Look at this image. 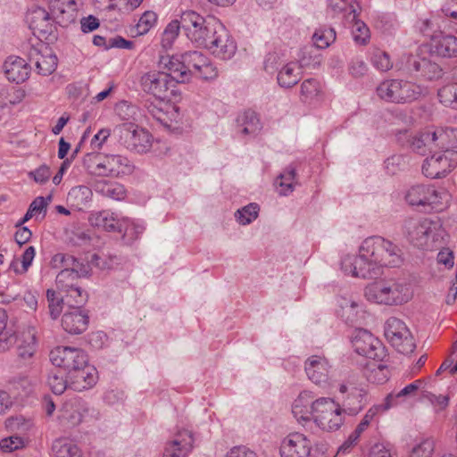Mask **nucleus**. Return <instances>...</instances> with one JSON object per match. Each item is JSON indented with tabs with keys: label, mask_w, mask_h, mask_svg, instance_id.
I'll return each mask as SVG.
<instances>
[{
	"label": "nucleus",
	"mask_w": 457,
	"mask_h": 457,
	"mask_svg": "<svg viewBox=\"0 0 457 457\" xmlns=\"http://www.w3.org/2000/svg\"><path fill=\"white\" fill-rule=\"evenodd\" d=\"M402 250L393 242L378 236L364 239L358 255L347 254L341 260L345 274L361 278H376L384 267H398L403 262Z\"/></svg>",
	"instance_id": "obj_1"
},
{
	"label": "nucleus",
	"mask_w": 457,
	"mask_h": 457,
	"mask_svg": "<svg viewBox=\"0 0 457 457\" xmlns=\"http://www.w3.org/2000/svg\"><path fill=\"white\" fill-rule=\"evenodd\" d=\"M376 92L381 100L396 104H411L428 94L426 87L411 80L398 79L383 80L377 87Z\"/></svg>",
	"instance_id": "obj_2"
},
{
	"label": "nucleus",
	"mask_w": 457,
	"mask_h": 457,
	"mask_svg": "<svg viewBox=\"0 0 457 457\" xmlns=\"http://www.w3.org/2000/svg\"><path fill=\"white\" fill-rule=\"evenodd\" d=\"M87 170L99 177H119L133 171L129 159L120 154H87L83 160Z\"/></svg>",
	"instance_id": "obj_3"
},
{
	"label": "nucleus",
	"mask_w": 457,
	"mask_h": 457,
	"mask_svg": "<svg viewBox=\"0 0 457 457\" xmlns=\"http://www.w3.org/2000/svg\"><path fill=\"white\" fill-rule=\"evenodd\" d=\"M181 24L187 37L195 46L206 49L218 32L217 25H222L213 19L207 21L193 11H187L181 14Z\"/></svg>",
	"instance_id": "obj_4"
},
{
	"label": "nucleus",
	"mask_w": 457,
	"mask_h": 457,
	"mask_svg": "<svg viewBox=\"0 0 457 457\" xmlns=\"http://www.w3.org/2000/svg\"><path fill=\"white\" fill-rule=\"evenodd\" d=\"M368 300L386 305H398L407 303L411 293L407 284L396 281L377 282L365 288Z\"/></svg>",
	"instance_id": "obj_5"
},
{
	"label": "nucleus",
	"mask_w": 457,
	"mask_h": 457,
	"mask_svg": "<svg viewBox=\"0 0 457 457\" xmlns=\"http://www.w3.org/2000/svg\"><path fill=\"white\" fill-rule=\"evenodd\" d=\"M405 199L411 206L421 208L424 212H440L449 199L446 191H437L432 186L415 185L406 193Z\"/></svg>",
	"instance_id": "obj_6"
},
{
	"label": "nucleus",
	"mask_w": 457,
	"mask_h": 457,
	"mask_svg": "<svg viewBox=\"0 0 457 457\" xmlns=\"http://www.w3.org/2000/svg\"><path fill=\"white\" fill-rule=\"evenodd\" d=\"M312 420L323 430L336 431L344 422L343 409L329 397H320L312 403Z\"/></svg>",
	"instance_id": "obj_7"
},
{
	"label": "nucleus",
	"mask_w": 457,
	"mask_h": 457,
	"mask_svg": "<svg viewBox=\"0 0 457 457\" xmlns=\"http://www.w3.org/2000/svg\"><path fill=\"white\" fill-rule=\"evenodd\" d=\"M113 135L120 145L132 152L146 153L152 146L151 134L133 122H124L116 126Z\"/></svg>",
	"instance_id": "obj_8"
},
{
	"label": "nucleus",
	"mask_w": 457,
	"mask_h": 457,
	"mask_svg": "<svg viewBox=\"0 0 457 457\" xmlns=\"http://www.w3.org/2000/svg\"><path fill=\"white\" fill-rule=\"evenodd\" d=\"M385 337L401 353H411L416 348L409 328L403 321L395 317H391L386 321Z\"/></svg>",
	"instance_id": "obj_9"
},
{
	"label": "nucleus",
	"mask_w": 457,
	"mask_h": 457,
	"mask_svg": "<svg viewBox=\"0 0 457 457\" xmlns=\"http://www.w3.org/2000/svg\"><path fill=\"white\" fill-rule=\"evenodd\" d=\"M339 393L342 395V406L344 412L349 415H356L366 403V391L357 382L354 374L349 376L339 386Z\"/></svg>",
	"instance_id": "obj_10"
},
{
	"label": "nucleus",
	"mask_w": 457,
	"mask_h": 457,
	"mask_svg": "<svg viewBox=\"0 0 457 457\" xmlns=\"http://www.w3.org/2000/svg\"><path fill=\"white\" fill-rule=\"evenodd\" d=\"M457 165V151L435 153L422 165L423 174L430 179L445 177Z\"/></svg>",
	"instance_id": "obj_11"
},
{
	"label": "nucleus",
	"mask_w": 457,
	"mask_h": 457,
	"mask_svg": "<svg viewBox=\"0 0 457 457\" xmlns=\"http://www.w3.org/2000/svg\"><path fill=\"white\" fill-rule=\"evenodd\" d=\"M49 357L53 365L63 369L68 375L70 371L85 366L88 360L82 349L71 346H57L50 352Z\"/></svg>",
	"instance_id": "obj_12"
},
{
	"label": "nucleus",
	"mask_w": 457,
	"mask_h": 457,
	"mask_svg": "<svg viewBox=\"0 0 457 457\" xmlns=\"http://www.w3.org/2000/svg\"><path fill=\"white\" fill-rule=\"evenodd\" d=\"M353 346L358 354L372 361H383L386 355L382 343L366 329L358 330Z\"/></svg>",
	"instance_id": "obj_13"
},
{
	"label": "nucleus",
	"mask_w": 457,
	"mask_h": 457,
	"mask_svg": "<svg viewBox=\"0 0 457 457\" xmlns=\"http://www.w3.org/2000/svg\"><path fill=\"white\" fill-rule=\"evenodd\" d=\"M183 60L190 77L192 74H195L204 79H212L217 77L216 68L202 52H186L183 54Z\"/></svg>",
	"instance_id": "obj_14"
},
{
	"label": "nucleus",
	"mask_w": 457,
	"mask_h": 457,
	"mask_svg": "<svg viewBox=\"0 0 457 457\" xmlns=\"http://www.w3.org/2000/svg\"><path fill=\"white\" fill-rule=\"evenodd\" d=\"M165 71H151L144 73L139 80L142 90L156 98H166V93L173 85Z\"/></svg>",
	"instance_id": "obj_15"
},
{
	"label": "nucleus",
	"mask_w": 457,
	"mask_h": 457,
	"mask_svg": "<svg viewBox=\"0 0 457 457\" xmlns=\"http://www.w3.org/2000/svg\"><path fill=\"white\" fill-rule=\"evenodd\" d=\"M434 223L428 219L407 218L403 220L404 237L416 245H423L432 231Z\"/></svg>",
	"instance_id": "obj_16"
},
{
	"label": "nucleus",
	"mask_w": 457,
	"mask_h": 457,
	"mask_svg": "<svg viewBox=\"0 0 457 457\" xmlns=\"http://www.w3.org/2000/svg\"><path fill=\"white\" fill-rule=\"evenodd\" d=\"M312 442L302 433H291L286 436L279 448L281 457H309Z\"/></svg>",
	"instance_id": "obj_17"
},
{
	"label": "nucleus",
	"mask_w": 457,
	"mask_h": 457,
	"mask_svg": "<svg viewBox=\"0 0 457 457\" xmlns=\"http://www.w3.org/2000/svg\"><path fill=\"white\" fill-rule=\"evenodd\" d=\"M46 50L42 44L40 47L31 46L27 54L29 62L33 63L37 72L42 76L52 74L57 67L56 55Z\"/></svg>",
	"instance_id": "obj_18"
},
{
	"label": "nucleus",
	"mask_w": 457,
	"mask_h": 457,
	"mask_svg": "<svg viewBox=\"0 0 457 457\" xmlns=\"http://www.w3.org/2000/svg\"><path fill=\"white\" fill-rule=\"evenodd\" d=\"M26 22L34 35L45 36L53 32L54 19L46 9L31 7L26 14Z\"/></svg>",
	"instance_id": "obj_19"
},
{
	"label": "nucleus",
	"mask_w": 457,
	"mask_h": 457,
	"mask_svg": "<svg viewBox=\"0 0 457 457\" xmlns=\"http://www.w3.org/2000/svg\"><path fill=\"white\" fill-rule=\"evenodd\" d=\"M217 28L218 32L208 50L221 60H229L236 54L237 45L223 25H217Z\"/></svg>",
	"instance_id": "obj_20"
},
{
	"label": "nucleus",
	"mask_w": 457,
	"mask_h": 457,
	"mask_svg": "<svg viewBox=\"0 0 457 457\" xmlns=\"http://www.w3.org/2000/svg\"><path fill=\"white\" fill-rule=\"evenodd\" d=\"M70 387L74 391L81 392L92 388L98 380L96 369L86 361V365L79 367L68 375Z\"/></svg>",
	"instance_id": "obj_21"
},
{
	"label": "nucleus",
	"mask_w": 457,
	"mask_h": 457,
	"mask_svg": "<svg viewBox=\"0 0 457 457\" xmlns=\"http://www.w3.org/2000/svg\"><path fill=\"white\" fill-rule=\"evenodd\" d=\"M49 12L54 21L62 27H67L75 21L77 4L75 0H46Z\"/></svg>",
	"instance_id": "obj_22"
},
{
	"label": "nucleus",
	"mask_w": 457,
	"mask_h": 457,
	"mask_svg": "<svg viewBox=\"0 0 457 457\" xmlns=\"http://www.w3.org/2000/svg\"><path fill=\"white\" fill-rule=\"evenodd\" d=\"M159 67L167 70V75L173 86L175 83H186L190 80V74L184 64L183 54L180 58L170 55L161 56Z\"/></svg>",
	"instance_id": "obj_23"
},
{
	"label": "nucleus",
	"mask_w": 457,
	"mask_h": 457,
	"mask_svg": "<svg viewBox=\"0 0 457 457\" xmlns=\"http://www.w3.org/2000/svg\"><path fill=\"white\" fill-rule=\"evenodd\" d=\"M159 67L167 70V75L173 86L175 83H186L190 80V74L184 64L183 54L180 58L170 55L161 56Z\"/></svg>",
	"instance_id": "obj_24"
},
{
	"label": "nucleus",
	"mask_w": 457,
	"mask_h": 457,
	"mask_svg": "<svg viewBox=\"0 0 457 457\" xmlns=\"http://www.w3.org/2000/svg\"><path fill=\"white\" fill-rule=\"evenodd\" d=\"M330 369L328 361L323 356L312 355L305 361L306 375L312 382L317 385L328 383Z\"/></svg>",
	"instance_id": "obj_25"
},
{
	"label": "nucleus",
	"mask_w": 457,
	"mask_h": 457,
	"mask_svg": "<svg viewBox=\"0 0 457 457\" xmlns=\"http://www.w3.org/2000/svg\"><path fill=\"white\" fill-rule=\"evenodd\" d=\"M62 318V328L71 335H79L88 327L89 317L87 313L79 308H70Z\"/></svg>",
	"instance_id": "obj_26"
},
{
	"label": "nucleus",
	"mask_w": 457,
	"mask_h": 457,
	"mask_svg": "<svg viewBox=\"0 0 457 457\" xmlns=\"http://www.w3.org/2000/svg\"><path fill=\"white\" fill-rule=\"evenodd\" d=\"M193 444L192 433L188 430L181 431L166 444L163 457H187L193 449Z\"/></svg>",
	"instance_id": "obj_27"
},
{
	"label": "nucleus",
	"mask_w": 457,
	"mask_h": 457,
	"mask_svg": "<svg viewBox=\"0 0 457 457\" xmlns=\"http://www.w3.org/2000/svg\"><path fill=\"white\" fill-rule=\"evenodd\" d=\"M3 69L7 79L16 84L28 79L31 70L29 64L19 56L8 57L4 62Z\"/></svg>",
	"instance_id": "obj_28"
},
{
	"label": "nucleus",
	"mask_w": 457,
	"mask_h": 457,
	"mask_svg": "<svg viewBox=\"0 0 457 457\" xmlns=\"http://www.w3.org/2000/svg\"><path fill=\"white\" fill-rule=\"evenodd\" d=\"M430 52L442 57L457 56V37L453 35H437L431 38Z\"/></svg>",
	"instance_id": "obj_29"
},
{
	"label": "nucleus",
	"mask_w": 457,
	"mask_h": 457,
	"mask_svg": "<svg viewBox=\"0 0 457 457\" xmlns=\"http://www.w3.org/2000/svg\"><path fill=\"white\" fill-rule=\"evenodd\" d=\"M431 141L433 151L441 149L444 151H453V148L457 145V129H431Z\"/></svg>",
	"instance_id": "obj_30"
},
{
	"label": "nucleus",
	"mask_w": 457,
	"mask_h": 457,
	"mask_svg": "<svg viewBox=\"0 0 457 457\" xmlns=\"http://www.w3.org/2000/svg\"><path fill=\"white\" fill-rule=\"evenodd\" d=\"M88 220L93 227L101 228L106 231L119 233L123 231L124 222L117 219L114 213L110 211L93 212L90 214Z\"/></svg>",
	"instance_id": "obj_31"
},
{
	"label": "nucleus",
	"mask_w": 457,
	"mask_h": 457,
	"mask_svg": "<svg viewBox=\"0 0 457 457\" xmlns=\"http://www.w3.org/2000/svg\"><path fill=\"white\" fill-rule=\"evenodd\" d=\"M350 12L346 14L347 19L353 23V37L356 44L364 46L370 40V29L367 25L361 20L358 19L360 6L356 4V6L351 5Z\"/></svg>",
	"instance_id": "obj_32"
},
{
	"label": "nucleus",
	"mask_w": 457,
	"mask_h": 457,
	"mask_svg": "<svg viewBox=\"0 0 457 457\" xmlns=\"http://www.w3.org/2000/svg\"><path fill=\"white\" fill-rule=\"evenodd\" d=\"M421 384L422 382L420 380H416L413 383L405 386L403 389L399 390L398 392H392L388 394L385 398L383 410L386 411L392 407L403 403L409 398L414 397L417 395V392L420 389Z\"/></svg>",
	"instance_id": "obj_33"
},
{
	"label": "nucleus",
	"mask_w": 457,
	"mask_h": 457,
	"mask_svg": "<svg viewBox=\"0 0 457 457\" xmlns=\"http://www.w3.org/2000/svg\"><path fill=\"white\" fill-rule=\"evenodd\" d=\"M312 402L308 392L301 393L294 401L292 413L299 423L305 424L312 420Z\"/></svg>",
	"instance_id": "obj_34"
},
{
	"label": "nucleus",
	"mask_w": 457,
	"mask_h": 457,
	"mask_svg": "<svg viewBox=\"0 0 457 457\" xmlns=\"http://www.w3.org/2000/svg\"><path fill=\"white\" fill-rule=\"evenodd\" d=\"M302 75V68L296 62H285L278 73V83L282 87H292L296 85Z\"/></svg>",
	"instance_id": "obj_35"
},
{
	"label": "nucleus",
	"mask_w": 457,
	"mask_h": 457,
	"mask_svg": "<svg viewBox=\"0 0 457 457\" xmlns=\"http://www.w3.org/2000/svg\"><path fill=\"white\" fill-rule=\"evenodd\" d=\"M411 66L414 71L420 72L421 76L429 80L437 79L443 75L442 68L435 62L425 57L414 59Z\"/></svg>",
	"instance_id": "obj_36"
},
{
	"label": "nucleus",
	"mask_w": 457,
	"mask_h": 457,
	"mask_svg": "<svg viewBox=\"0 0 457 457\" xmlns=\"http://www.w3.org/2000/svg\"><path fill=\"white\" fill-rule=\"evenodd\" d=\"M364 376L371 383L384 384L388 379L389 371L382 361H371L366 364Z\"/></svg>",
	"instance_id": "obj_37"
},
{
	"label": "nucleus",
	"mask_w": 457,
	"mask_h": 457,
	"mask_svg": "<svg viewBox=\"0 0 457 457\" xmlns=\"http://www.w3.org/2000/svg\"><path fill=\"white\" fill-rule=\"evenodd\" d=\"M295 178L296 169L290 164L278 175L275 182L276 186L281 187L279 195H287L294 191L295 186L297 184Z\"/></svg>",
	"instance_id": "obj_38"
},
{
	"label": "nucleus",
	"mask_w": 457,
	"mask_h": 457,
	"mask_svg": "<svg viewBox=\"0 0 457 457\" xmlns=\"http://www.w3.org/2000/svg\"><path fill=\"white\" fill-rule=\"evenodd\" d=\"M95 190L105 197L118 201L124 199L126 195L124 187L116 182L99 181L95 185Z\"/></svg>",
	"instance_id": "obj_39"
},
{
	"label": "nucleus",
	"mask_w": 457,
	"mask_h": 457,
	"mask_svg": "<svg viewBox=\"0 0 457 457\" xmlns=\"http://www.w3.org/2000/svg\"><path fill=\"white\" fill-rule=\"evenodd\" d=\"M15 340L12 342L17 344V354L22 358L27 359L31 357L36 350V338L35 335L30 331L22 333L21 337L17 338L14 336Z\"/></svg>",
	"instance_id": "obj_40"
},
{
	"label": "nucleus",
	"mask_w": 457,
	"mask_h": 457,
	"mask_svg": "<svg viewBox=\"0 0 457 457\" xmlns=\"http://www.w3.org/2000/svg\"><path fill=\"white\" fill-rule=\"evenodd\" d=\"M237 122L242 127L241 133L244 135H254L262 128L260 120L255 112L245 111L237 119Z\"/></svg>",
	"instance_id": "obj_41"
},
{
	"label": "nucleus",
	"mask_w": 457,
	"mask_h": 457,
	"mask_svg": "<svg viewBox=\"0 0 457 457\" xmlns=\"http://www.w3.org/2000/svg\"><path fill=\"white\" fill-rule=\"evenodd\" d=\"M47 383L55 395H62L70 386L68 374H63L62 370H54L49 372Z\"/></svg>",
	"instance_id": "obj_42"
},
{
	"label": "nucleus",
	"mask_w": 457,
	"mask_h": 457,
	"mask_svg": "<svg viewBox=\"0 0 457 457\" xmlns=\"http://www.w3.org/2000/svg\"><path fill=\"white\" fill-rule=\"evenodd\" d=\"M64 292L66 295L62 297L69 308L81 309L88 298L87 293L83 291L77 284Z\"/></svg>",
	"instance_id": "obj_43"
},
{
	"label": "nucleus",
	"mask_w": 457,
	"mask_h": 457,
	"mask_svg": "<svg viewBox=\"0 0 457 457\" xmlns=\"http://www.w3.org/2000/svg\"><path fill=\"white\" fill-rule=\"evenodd\" d=\"M115 112L120 120H126L127 122L135 123L141 117L139 108L127 101L120 102L115 107Z\"/></svg>",
	"instance_id": "obj_44"
},
{
	"label": "nucleus",
	"mask_w": 457,
	"mask_h": 457,
	"mask_svg": "<svg viewBox=\"0 0 457 457\" xmlns=\"http://www.w3.org/2000/svg\"><path fill=\"white\" fill-rule=\"evenodd\" d=\"M52 450L55 457H79V449L78 446L65 439L55 440Z\"/></svg>",
	"instance_id": "obj_45"
},
{
	"label": "nucleus",
	"mask_w": 457,
	"mask_h": 457,
	"mask_svg": "<svg viewBox=\"0 0 457 457\" xmlns=\"http://www.w3.org/2000/svg\"><path fill=\"white\" fill-rule=\"evenodd\" d=\"M437 95L444 105L457 109V83L443 87L438 90Z\"/></svg>",
	"instance_id": "obj_46"
},
{
	"label": "nucleus",
	"mask_w": 457,
	"mask_h": 457,
	"mask_svg": "<svg viewBox=\"0 0 457 457\" xmlns=\"http://www.w3.org/2000/svg\"><path fill=\"white\" fill-rule=\"evenodd\" d=\"M336 39V31L332 28L320 29L312 36L314 45L320 49H325Z\"/></svg>",
	"instance_id": "obj_47"
},
{
	"label": "nucleus",
	"mask_w": 457,
	"mask_h": 457,
	"mask_svg": "<svg viewBox=\"0 0 457 457\" xmlns=\"http://www.w3.org/2000/svg\"><path fill=\"white\" fill-rule=\"evenodd\" d=\"M430 137V129L422 131L412 138V149L420 154H425L427 149L430 152H433L432 141Z\"/></svg>",
	"instance_id": "obj_48"
},
{
	"label": "nucleus",
	"mask_w": 457,
	"mask_h": 457,
	"mask_svg": "<svg viewBox=\"0 0 457 457\" xmlns=\"http://www.w3.org/2000/svg\"><path fill=\"white\" fill-rule=\"evenodd\" d=\"M182 29L181 20L172 21L165 28L162 36V46L164 49H170Z\"/></svg>",
	"instance_id": "obj_49"
},
{
	"label": "nucleus",
	"mask_w": 457,
	"mask_h": 457,
	"mask_svg": "<svg viewBox=\"0 0 457 457\" xmlns=\"http://www.w3.org/2000/svg\"><path fill=\"white\" fill-rule=\"evenodd\" d=\"M7 314L4 310L0 309V350L5 351L15 340L14 335L6 330Z\"/></svg>",
	"instance_id": "obj_50"
},
{
	"label": "nucleus",
	"mask_w": 457,
	"mask_h": 457,
	"mask_svg": "<svg viewBox=\"0 0 457 457\" xmlns=\"http://www.w3.org/2000/svg\"><path fill=\"white\" fill-rule=\"evenodd\" d=\"M320 92V83L314 79H305L301 85V100L310 102Z\"/></svg>",
	"instance_id": "obj_51"
},
{
	"label": "nucleus",
	"mask_w": 457,
	"mask_h": 457,
	"mask_svg": "<svg viewBox=\"0 0 457 457\" xmlns=\"http://www.w3.org/2000/svg\"><path fill=\"white\" fill-rule=\"evenodd\" d=\"M78 278L71 269H62L56 276L55 283L59 291L64 292L76 285Z\"/></svg>",
	"instance_id": "obj_52"
},
{
	"label": "nucleus",
	"mask_w": 457,
	"mask_h": 457,
	"mask_svg": "<svg viewBox=\"0 0 457 457\" xmlns=\"http://www.w3.org/2000/svg\"><path fill=\"white\" fill-rule=\"evenodd\" d=\"M259 205L250 204L240 210H237L235 216L241 225H247L258 217Z\"/></svg>",
	"instance_id": "obj_53"
},
{
	"label": "nucleus",
	"mask_w": 457,
	"mask_h": 457,
	"mask_svg": "<svg viewBox=\"0 0 457 457\" xmlns=\"http://www.w3.org/2000/svg\"><path fill=\"white\" fill-rule=\"evenodd\" d=\"M46 298L48 301L49 314L53 320H56L62 312L65 300L63 297H58L56 292L53 289L46 291Z\"/></svg>",
	"instance_id": "obj_54"
},
{
	"label": "nucleus",
	"mask_w": 457,
	"mask_h": 457,
	"mask_svg": "<svg viewBox=\"0 0 457 457\" xmlns=\"http://www.w3.org/2000/svg\"><path fill=\"white\" fill-rule=\"evenodd\" d=\"M156 21L157 15L155 12L152 11L145 12L136 25V34L137 36L146 34L151 29V28L154 27Z\"/></svg>",
	"instance_id": "obj_55"
},
{
	"label": "nucleus",
	"mask_w": 457,
	"mask_h": 457,
	"mask_svg": "<svg viewBox=\"0 0 457 457\" xmlns=\"http://www.w3.org/2000/svg\"><path fill=\"white\" fill-rule=\"evenodd\" d=\"M434 450L435 440L426 438L412 448L409 457H432Z\"/></svg>",
	"instance_id": "obj_56"
},
{
	"label": "nucleus",
	"mask_w": 457,
	"mask_h": 457,
	"mask_svg": "<svg viewBox=\"0 0 457 457\" xmlns=\"http://www.w3.org/2000/svg\"><path fill=\"white\" fill-rule=\"evenodd\" d=\"M371 62L373 66L380 71H387L393 67L388 54L380 50H377L373 53Z\"/></svg>",
	"instance_id": "obj_57"
},
{
	"label": "nucleus",
	"mask_w": 457,
	"mask_h": 457,
	"mask_svg": "<svg viewBox=\"0 0 457 457\" xmlns=\"http://www.w3.org/2000/svg\"><path fill=\"white\" fill-rule=\"evenodd\" d=\"M406 166L405 157L402 154H394L385 161V169L390 175H395Z\"/></svg>",
	"instance_id": "obj_58"
},
{
	"label": "nucleus",
	"mask_w": 457,
	"mask_h": 457,
	"mask_svg": "<svg viewBox=\"0 0 457 457\" xmlns=\"http://www.w3.org/2000/svg\"><path fill=\"white\" fill-rule=\"evenodd\" d=\"M25 446L24 439L13 435L0 440V449L4 453H12Z\"/></svg>",
	"instance_id": "obj_59"
},
{
	"label": "nucleus",
	"mask_w": 457,
	"mask_h": 457,
	"mask_svg": "<svg viewBox=\"0 0 457 457\" xmlns=\"http://www.w3.org/2000/svg\"><path fill=\"white\" fill-rule=\"evenodd\" d=\"M285 61L282 56L278 53H270L266 55L263 67L264 70L269 73H274L276 71H279V70L284 65Z\"/></svg>",
	"instance_id": "obj_60"
},
{
	"label": "nucleus",
	"mask_w": 457,
	"mask_h": 457,
	"mask_svg": "<svg viewBox=\"0 0 457 457\" xmlns=\"http://www.w3.org/2000/svg\"><path fill=\"white\" fill-rule=\"evenodd\" d=\"M123 224V237H128L129 239H137L145 229V226L140 223H136L129 220H121Z\"/></svg>",
	"instance_id": "obj_61"
},
{
	"label": "nucleus",
	"mask_w": 457,
	"mask_h": 457,
	"mask_svg": "<svg viewBox=\"0 0 457 457\" xmlns=\"http://www.w3.org/2000/svg\"><path fill=\"white\" fill-rule=\"evenodd\" d=\"M380 411H384L383 410V404L373 405L372 407H370L368 410V411L366 412V414L364 415V417L362 418V420H361V422L357 425V427H356V428L354 430L357 433H359L360 435H361L367 429V428L370 426V424L371 420H373V418Z\"/></svg>",
	"instance_id": "obj_62"
},
{
	"label": "nucleus",
	"mask_w": 457,
	"mask_h": 457,
	"mask_svg": "<svg viewBox=\"0 0 457 457\" xmlns=\"http://www.w3.org/2000/svg\"><path fill=\"white\" fill-rule=\"evenodd\" d=\"M92 195L91 189L87 186H77L72 187L69 194L68 197L70 199H74L78 201V204H84L87 202Z\"/></svg>",
	"instance_id": "obj_63"
},
{
	"label": "nucleus",
	"mask_w": 457,
	"mask_h": 457,
	"mask_svg": "<svg viewBox=\"0 0 457 457\" xmlns=\"http://www.w3.org/2000/svg\"><path fill=\"white\" fill-rule=\"evenodd\" d=\"M53 262L55 267L60 264L63 269H71L72 270L74 266L78 265V259L71 254L56 253L53 258Z\"/></svg>",
	"instance_id": "obj_64"
}]
</instances>
